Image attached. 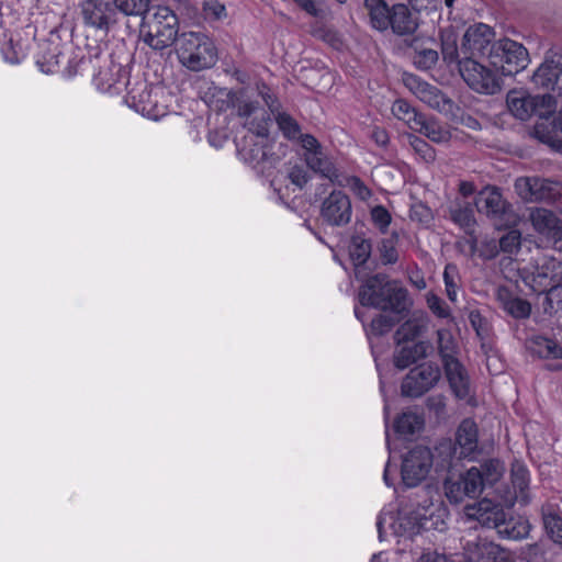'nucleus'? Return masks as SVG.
I'll use <instances>...</instances> for the list:
<instances>
[{
    "label": "nucleus",
    "instance_id": "nucleus-64",
    "mask_svg": "<svg viewBox=\"0 0 562 562\" xmlns=\"http://www.w3.org/2000/svg\"><path fill=\"white\" fill-rule=\"evenodd\" d=\"M203 10L207 18L220 20L222 16L226 14V9L224 4H222L217 0H210L204 2Z\"/></svg>",
    "mask_w": 562,
    "mask_h": 562
},
{
    "label": "nucleus",
    "instance_id": "nucleus-3",
    "mask_svg": "<svg viewBox=\"0 0 562 562\" xmlns=\"http://www.w3.org/2000/svg\"><path fill=\"white\" fill-rule=\"evenodd\" d=\"M97 88L110 94H120L122 91L127 90L128 97L133 102V106L137 112L150 119L157 120L160 115L156 111L155 105L149 101L150 93L147 91V86L144 83V90L138 95L134 90H128V72L120 64L111 63L106 69H101L93 78Z\"/></svg>",
    "mask_w": 562,
    "mask_h": 562
},
{
    "label": "nucleus",
    "instance_id": "nucleus-38",
    "mask_svg": "<svg viewBox=\"0 0 562 562\" xmlns=\"http://www.w3.org/2000/svg\"><path fill=\"white\" fill-rule=\"evenodd\" d=\"M530 352L543 359H562V347L553 339L535 336L528 341Z\"/></svg>",
    "mask_w": 562,
    "mask_h": 562
},
{
    "label": "nucleus",
    "instance_id": "nucleus-63",
    "mask_svg": "<svg viewBox=\"0 0 562 562\" xmlns=\"http://www.w3.org/2000/svg\"><path fill=\"white\" fill-rule=\"evenodd\" d=\"M512 476H513L514 486L516 488H518L520 492H524L528 487L529 473L525 467L519 465V467L513 469Z\"/></svg>",
    "mask_w": 562,
    "mask_h": 562
},
{
    "label": "nucleus",
    "instance_id": "nucleus-4",
    "mask_svg": "<svg viewBox=\"0 0 562 562\" xmlns=\"http://www.w3.org/2000/svg\"><path fill=\"white\" fill-rule=\"evenodd\" d=\"M179 63L191 71L212 68L217 61L214 42L202 32H184L175 45Z\"/></svg>",
    "mask_w": 562,
    "mask_h": 562
},
{
    "label": "nucleus",
    "instance_id": "nucleus-14",
    "mask_svg": "<svg viewBox=\"0 0 562 562\" xmlns=\"http://www.w3.org/2000/svg\"><path fill=\"white\" fill-rule=\"evenodd\" d=\"M474 205L479 213L484 214L495 225L507 224L513 215L512 204L508 203L501 189L493 186L483 188L474 199Z\"/></svg>",
    "mask_w": 562,
    "mask_h": 562
},
{
    "label": "nucleus",
    "instance_id": "nucleus-54",
    "mask_svg": "<svg viewBox=\"0 0 562 562\" xmlns=\"http://www.w3.org/2000/svg\"><path fill=\"white\" fill-rule=\"evenodd\" d=\"M497 243L501 251L512 255L520 248V233L518 231H509Z\"/></svg>",
    "mask_w": 562,
    "mask_h": 562
},
{
    "label": "nucleus",
    "instance_id": "nucleus-26",
    "mask_svg": "<svg viewBox=\"0 0 562 562\" xmlns=\"http://www.w3.org/2000/svg\"><path fill=\"white\" fill-rule=\"evenodd\" d=\"M496 300L501 308L515 319H526L531 314L530 302L520 297L514 289L507 285L497 288Z\"/></svg>",
    "mask_w": 562,
    "mask_h": 562
},
{
    "label": "nucleus",
    "instance_id": "nucleus-55",
    "mask_svg": "<svg viewBox=\"0 0 562 562\" xmlns=\"http://www.w3.org/2000/svg\"><path fill=\"white\" fill-rule=\"evenodd\" d=\"M457 273V266L449 263L445 267L443 282L446 286L447 296L451 302L457 301V283L454 280Z\"/></svg>",
    "mask_w": 562,
    "mask_h": 562
},
{
    "label": "nucleus",
    "instance_id": "nucleus-35",
    "mask_svg": "<svg viewBox=\"0 0 562 562\" xmlns=\"http://www.w3.org/2000/svg\"><path fill=\"white\" fill-rule=\"evenodd\" d=\"M440 47L443 61L449 66L456 64L460 70L463 55L458 47V34L452 27L440 30Z\"/></svg>",
    "mask_w": 562,
    "mask_h": 562
},
{
    "label": "nucleus",
    "instance_id": "nucleus-32",
    "mask_svg": "<svg viewBox=\"0 0 562 562\" xmlns=\"http://www.w3.org/2000/svg\"><path fill=\"white\" fill-rule=\"evenodd\" d=\"M306 165L313 171L319 173L323 178L328 179L333 184L344 186L341 173L336 167L333 159L325 154L324 150L319 155L315 154L307 158Z\"/></svg>",
    "mask_w": 562,
    "mask_h": 562
},
{
    "label": "nucleus",
    "instance_id": "nucleus-45",
    "mask_svg": "<svg viewBox=\"0 0 562 562\" xmlns=\"http://www.w3.org/2000/svg\"><path fill=\"white\" fill-rule=\"evenodd\" d=\"M463 477V491L467 494V497L474 498L479 496L483 488L487 486L484 483V477L482 473H480L476 467L470 468L464 474Z\"/></svg>",
    "mask_w": 562,
    "mask_h": 562
},
{
    "label": "nucleus",
    "instance_id": "nucleus-34",
    "mask_svg": "<svg viewBox=\"0 0 562 562\" xmlns=\"http://www.w3.org/2000/svg\"><path fill=\"white\" fill-rule=\"evenodd\" d=\"M432 456L437 471H449L456 461L462 460V458H459L456 443L449 438L440 440L435 446Z\"/></svg>",
    "mask_w": 562,
    "mask_h": 562
},
{
    "label": "nucleus",
    "instance_id": "nucleus-47",
    "mask_svg": "<svg viewBox=\"0 0 562 562\" xmlns=\"http://www.w3.org/2000/svg\"><path fill=\"white\" fill-rule=\"evenodd\" d=\"M404 316L398 315H384L379 314L374 317L370 325L369 329H367L368 334H372L374 336H383L392 330V328L400 322Z\"/></svg>",
    "mask_w": 562,
    "mask_h": 562
},
{
    "label": "nucleus",
    "instance_id": "nucleus-48",
    "mask_svg": "<svg viewBox=\"0 0 562 562\" xmlns=\"http://www.w3.org/2000/svg\"><path fill=\"white\" fill-rule=\"evenodd\" d=\"M392 113L398 120H402L407 123L408 127L412 130L414 122L419 120L423 115L417 112L415 108H413L407 101L403 99L396 100L392 105Z\"/></svg>",
    "mask_w": 562,
    "mask_h": 562
},
{
    "label": "nucleus",
    "instance_id": "nucleus-28",
    "mask_svg": "<svg viewBox=\"0 0 562 562\" xmlns=\"http://www.w3.org/2000/svg\"><path fill=\"white\" fill-rule=\"evenodd\" d=\"M442 364L452 393L459 400L467 398L470 394V382L463 364L458 359L450 360Z\"/></svg>",
    "mask_w": 562,
    "mask_h": 562
},
{
    "label": "nucleus",
    "instance_id": "nucleus-29",
    "mask_svg": "<svg viewBox=\"0 0 562 562\" xmlns=\"http://www.w3.org/2000/svg\"><path fill=\"white\" fill-rule=\"evenodd\" d=\"M501 553L498 544L483 539L468 541L464 547L465 562H497Z\"/></svg>",
    "mask_w": 562,
    "mask_h": 562
},
{
    "label": "nucleus",
    "instance_id": "nucleus-62",
    "mask_svg": "<svg viewBox=\"0 0 562 562\" xmlns=\"http://www.w3.org/2000/svg\"><path fill=\"white\" fill-rule=\"evenodd\" d=\"M427 305L429 310L440 318H447L450 316V308L446 305L445 301L436 294L427 296Z\"/></svg>",
    "mask_w": 562,
    "mask_h": 562
},
{
    "label": "nucleus",
    "instance_id": "nucleus-42",
    "mask_svg": "<svg viewBox=\"0 0 562 562\" xmlns=\"http://www.w3.org/2000/svg\"><path fill=\"white\" fill-rule=\"evenodd\" d=\"M425 326L420 321L416 318L407 319L396 329L394 334V341L397 346L414 341L422 335Z\"/></svg>",
    "mask_w": 562,
    "mask_h": 562
},
{
    "label": "nucleus",
    "instance_id": "nucleus-57",
    "mask_svg": "<svg viewBox=\"0 0 562 562\" xmlns=\"http://www.w3.org/2000/svg\"><path fill=\"white\" fill-rule=\"evenodd\" d=\"M537 184L538 180L536 179L531 180L529 178H519L515 182V188L525 199H538Z\"/></svg>",
    "mask_w": 562,
    "mask_h": 562
},
{
    "label": "nucleus",
    "instance_id": "nucleus-20",
    "mask_svg": "<svg viewBox=\"0 0 562 562\" xmlns=\"http://www.w3.org/2000/svg\"><path fill=\"white\" fill-rule=\"evenodd\" d=\"M535 229L558 251L562 252V220L553 212L537 209L531 213Z\"/></svg>",
    "mask_w": 562,
    "mask_h": 562
},
{
    "label": "nucleus",
    "instance_id": "nucleus-18",
    "mask_svg": "<svg viewBox=\"0 0 562 562\" xmlns=\"http://www.w3.org/2000/svg\"><path fill=\"white\" fill-rule=\"evenodd\" d=\"M494 31L484 23H477L470 26L462 38L461 54L463 57L488 56L490 48L493 45Z\"/></svg>",
    "mask_w": 562,
    "mask_h": 562
},
{
    "label": "nucleus",
    "instance_id": "nucleus-37",
    "mask_svg": "<svg viewBox=\"0 0 562 562\" xmlns=\"http://www.w3.org/2000/svg\"><path fill=\"white\" fill-rule=\"evenodd\" d=\"M427 355V344L425 341L413 342L411 346H403L394 353V366L404 370L411 364L425 358Z\"/></svg>",
    "mask_w": 562,
    "mask_h": 562
},
{
    "label": "nucleus",
    "instance_id": "nucleus-13",
    "mask_svg": "<svg viewBox=\"0 0 562 562\" xmlns=\"http://www.w3.org/2000/svg\"><path fill=\"white\" fill-rule=\"evenodd\" d=\"M434 464L432 451L425 446H415L403 458L401 467L402 481L407 487L419 485L428 475Z\"/></svg>",
    "mask_w": 562,
    "mask_h": 562
},
{
    "label": "nucleus",
    "instance_id": "nucleus-12",
    "mask_svg": "<svg viewBox=\"0 0 562 562\" xmlns=\"http://www.w3.org/2000/svg\"><path fill=\"white\" fill-rule=\"evenodd\" d=\"M441 370L434 362H424L409 370L401 384L404 397L417 398L437 385Z\"/></svg>",
    "mask_w": 562,
    "mask_h": 562
},
{
    "label": "nucleus",
    "instance_id": "nucleus-46",
    "mask_svg": "<svg viewBox=\"0 0 562 562\" xmlns=\"http://www.w3.org/2000/svg\"><path fill=\"white\" fill-rule=\"evenodd\" d=\"M116 7V14L140 16L146 14L151 8L149 7V0H113Z\"/></svg>",
    "mask_w": 562,
    "mask_h": 562
},
{
    "label": "nucleus",
    "instance_id": "nucleus-16",
    "mask_svg": "<svg viewBox=\"0 0 562 562\" xmlns=\"http://www.w3.org/2000/svg\"><path fill=\"white\" fill-rule=\"evenodd\" d=\"M256 95L260 97L268 106L284 137L288 139L299 138L301 134L299 123L290 114L281 111V103L277 94L265 81H256Z\"/></svg>",
    "mask_w": 562,
    "mask_h": 562
},
{
    "label": "nucleus",
    "instance_id": "nucleus-44",
    "mask_svg": "<svg viewBox=\"0 0 562 562\" xmlns=\"http://www.w3.org/2000/svg\"><path fill=\"white\" fill-rule=\"evenodd\" d=\"M400 235L397 232H392L389 237L382 238L379 244V254L381 262L384 266L394 265L398 260V252L396 245L398 243Z\"/></svg>",
    "mask_w": 562,
    "mask_h": 562
},
{
    "label": "nucleus",
    "instance_id": "nucleus-9",
    "mask_svg": "<svg viewBox=\"0 0 562 562\" xmlns=\"http://www.w3.org/2000/svg\"><path fill=\"white\" fill-rule=\"evenodd\" d=\"M255 87H243L237 90L214 87L211 90L210 105L218 112L236 109L240 117H249L259 109V103L252 100Z\"/></svg>",
    "mask_w": 562,
    "mask_h": 562
},
{
    "label": "nucleus",
    "instance_id": "nucleus-59",
    "mask_svg": "<svg viewBox=\"0 0 562 562\" xmlns=\"http://www.w3.org/2000/svg\"><path fill=\"white\" fill-rule=\"evenodd\" d=\"M427 409L435 415L436 418H441L446 415V396L436 394L428 396L425 403Z\"/></svg>",
    "mask_w": 562,
    "mask_h": 562
},
{
    "label": "nucleus",
    "instance_id": "nucleus-40",
    "mask_svg": "<svg viewBox=\"0 0 562 562\" xmlns=\"http://www.w3.org/2000/svg\"><path fill=\"white\" fill-rule=\"evenodd\" d=\"M450 220L464 229L465 233H470L475 225L474 212L470 203L457 202L449 207Z\"/></svg>",
    "mask_w": 562,
    "mask_h": 562
},
{
    "label": "nucleus",
    "instance_id": "nucleus-25",
    "mask_svg": "<svg viewBox=\"0 0 562 562\" xmlns=\"http://www.w3.org/2000/svg\"><path fill=\"white\" fill-rule=\"evenodd\" d=\"M372 246V239L366 232H355L350 236L348 252L349 258L355 267V276L357 280L363 279V266L371 257Z\"/></svg>",
    "mask_w": 562,
    "mask_h": 562
},
{
    "label": "nucleus",
    "instance_id": "nucleus-52",
    "mask_svg": "<svg viewBox=\"0 0 562 562\" xmlns=\"http://www.w3.org/2000/svg\"><path fill=\"white\" fill-rule=\"evenodd\" d=\"M477 469L480 473H482L484 483L487 486H492L502 476V464L497 459H488L484 461Z\"/></svg>",
    "mask_w": 562,
    "mask_h": 562
},
{
    "label": "nucleus",
    "instance_id": "nucleus-15",
    "mask_svg": "<svg viewBox=\"0 0 562 562\" xmlns=\"http://www.w3.org/2000/svg\"><path fill=\"white\" fill-rule=\"evenodd\" d=\"M236 147L240 159L260 173L273 168L279 161V157L270 153L263 140L255 138L254 135H245L236 142Z\"/></svg>",
    "mask_w": 562,
    "mask_h": 562
},
{
    "label": "nucleus",
    "instance_id": "nucleus-21",
    "mask_svg": "<svg viewBox=\"0 0 562 562\" xmlns=\"http://www.w3.org/2000/svg\"><path fill=\"white\" fill-rule=\"evenodd\" d=\"M459 451V458L474 460L480 453L479 427L472 418H464L458 426L453 441Z\"/></svg>",
    "mask_w": 562,
    "mask_h": 562
},
{
    "label": "nucleus",
    "instance_id": "nucleus-27",
    "mask_svg": "<svg viewBox=\"0 0 562 562\" xmlns=\"http://www.w3.org/2000/svg\"><path fill=\"white\" fill-rule=\"evenodd\" d=\"M436 42L434 38L419 40L413 38L409 47L414 50L413 64L419 70H429L436 66L439 60V54L434 47Z\"/></svg>",
    "mask_w": 562,
    "mask_h": 562
},
{
    "label": "nucleus",
    "instance_id": "nucleus-33",
    "mask_svg": "<svg viewBox=\"0 0 562 562\" xmlns=\"http://www.w3.org/2000/svg\"><path fill=\"white\" fill-rule=\"evenodd\" d=\"M363 4L373 29L380 32L390 29V24H392V7L390 8L384 0H364Z\"/></svg>",
    "mask_w": 562,
    "mask_h": 562
},
{
    "label": "nucleus",
    "instance_id": "nucleus-56",
    "mask_svg": "<svg viewBox=\"0 0 562 562\" xmlns=\"http://www.w3.org/2000/svg\"><path fill=\"white\" fill-rule=\"evenodd\" d=\"M346 183L361 201H367L372 196V191L358 176L347 177Z\"/></svg>",
    "mask_w": 562,
    "mask_h": 562
},
{
    "label": "nucleus",
    "instance_id": "nucleus-1",
    "mask_svg": "<svg viewBox=\"0 0 562 562\" xmlns=\"http://www.w3.org/2000/svg\"><path fill=\"white\" fill-rule=\"evenodd\" d=\"M358 300L364 307L391 312L398 316H406L412 304L407 289L385 273H375L363 279L359 286Z\"/></svg>",
    "mask_w": 562,
    "mask_h": 562
},
{
    "label": "nucleus",
    "instance_id": "nucleus-61",
    "mask_svg": "<svg viewBox=\"0 0 562 562\" xmlns=\"http://www.w3.org/2000/svg\"><path fill=\"white\" fill-rule=\"evenodd\" d=\"M409 218L420 224H429L432 220V213L426 204L416 203L409 210Z\"/></svg>",
    "mask_w": 562,
    "mask_h": 562
},
{
    "label": "nucleus",
    "instance_id": "nucleus-8",
    "mask_svg": "<svg viewBox=\"0 0 562 562\" xmlns=\"http://www.w3.org/2000/svg\"><path fill=\"white\" fill-rule=\"evenodd\" d=\"M459 72L468 87L476 93L493 95L502 90V74L493 66L487 67L471 57H463Z\"/></svg>",
    "mask_w": 562,
    "mask_h": 562
},
{
    "label": "nucleus",
    "instance_id": "nucleus-43",
    "mask_svg": "<svg viewBox=\"0 0 562 562\" xmlns=\"http://www.w3.org/2000/svg\"><path fill=\"white\" fill-rule=\"evenodd\" d=\"M437 344L438 353L441 358L442 363L457 359L456 353L458 350V346L450 330L438 329Z\"/></svg>",
    "mask_w": 562,
    "mask_h": 562
},
{
    "label": "nucleus",
    "instance_id": "nucleus-39",
    "mask_svg": "<svg viewBox=\"0 0 562 562\" xmlns=\"http://www.w3.org/2000/svg\"><path fill=\"white\" fill-rule=\"evenodd\" d=\"M541 516L547 536L555 544H562V515L552 507H543Z\"/></svg>",
    "mask_w": 562,
    "mask_h": 562
},
{
    "label": "nucleus",
    "instance_id": "nucleus-51",
    "mask_svg": "<svg viewBox=\"0 0 562 562\" xmlns=\"http://www.w3.org/2000/svg\"><path fill=\"white\" fill-rule=\"evenodd\" d=\"M370 220L381 234H386L392 222V216L385 206L375 205L370 210Z\"/></svg>",
    "mask_w": 562,
    "mask_h": 562
},
{
    "label": "nucleus",
    "instance_id": "nucleus-22",
    "mask_svg": "<svg viewBox=\"0 0 562 562\" xmlns=\"http://www.w3.org/2000/svg\"><path fill=\"white\" fill-rule=\"evenodd\" d=\"M504 508L501 503L483 498L477 503L467 505L464 515L468 519L476 520L481 526L496 528V524L504 517Z\"/></svg>",
    "mask_w": 562,
    "mask_h": 562
},
{
    "label": "nucleus",
    "instance_id": "nucleus-30",
    "mask_svg": "<svg viewBox=\"0 0 562 562\" xmlns=\"http://www.w3.org/2000/svg\"><path fill=\"white\" fill-rule=\"evenodd\" d=\"M495 529L503 539L521 540L528 537L530 524L528 519L522 516H507V514L504 513V517L496 524Z\"/></svg>",
    "mask_w": 562,
    "mask_h": 562
},
{
    "label": "nucleus",
    "instance_id": "nucleus-24",
    "mask_svg": "<svg viewBox=\"0 0 562 562\" xmlns=\"http://www.w3.org/2000/svg\"><path fill=\"white\" fill-rule=\"evenodd\" d=\"M562 74V54L547 56L532 76V82L547 91L555 93Z\"/></svg>",
    "mask_w": 562,
    "mask_h": 562
},
{
    "label": "nucleus",
    "instance_id": "nucleus-41",
    "mask_svg": "<svg viewBox=\"0 0 562 562\" xmlns=\"http://www.w3.org/2000/svg\"><path fill=\"white\" fill-rule=\"evenodd\" d=\"M424 426V419L417 414L406 412L396 417L393 428L400 436H412L419 431Z\"/></svg>",
    "mask_w": 562,
    "mask_h": 562
},
{
    "label": "nucleus",
    "instance_id": "nucleus-50",
    "mask_svg": "<svg viewBox=\"0 0 562 562\" xmlns=\"http://www.w3.org/2000/svg\"><path fill=\"white\" fill-rule=\"evenodd\" d=\"M443 488L450 503L459 504L467 497V494L464 493L465 491H463L462 474L459 475L456 480L452 477H447L443 483Z\"/></svg>",
    "mask_w": 562,
    "mask_h": 562
},
{
    "label": "nucleus",
    "instance_id": "nucleus-11",
    "mask_svg": "<svg viewBox=\"0 0 562 562\" xmlns=\"http://www.w3.org/2000/svg\"><path fill=\"white\" fill-rule=\"evenodd\" d=\"M352 202L348 193L341 189H333L321 202L319 220L323 225L331 228L347 226L352 218Z\"/></svg>",
    "mask_w": 562,
    "mask_h": 562
},
{
    "label": "nucleus",
    "instance_id": "nucleus-49",
    "mask_svg": "<svg viewBox=\"0 0 562 562\" xmlns=\"http://www.w3.org/2000/svg\"><path fill=\"white\" fill-rule=\"evenodd\" d=\"M407 140L414 151L427 164L436 160V150L425 139L415 134H408Z\"/></svg>",
    "mask_w": 562,
    "mask_h": 562
},
{
    "label": "nucleus",
    "instance_id": "nucleus-31",
    "mask_svg": "<svg viewBox=\"0 0 562 562\" xmlns=\"http://www.w3.org/2000/svg\"><path fill=\"white\" fill-rule=\"evenodd\" d=\"M391 21L390 27L392 32L400 36L412 35L418 27L417 16L403 3H396L392 7Z\"/></svg>",
    "mask_w": 562,
    "mask_h": 562
},
{
    "label": "nucleus",
    "instance_id": "nucleus-23",
    "mask_svg": "<svg viewBox=\"0 0 562 562\" xmlns=\"http://www.w3.org/2000/svg\"><path fill=\"white\" fill-rule=\"evenodd\" d=\"M420 497L422 501H418L417 505H419V513L422 514L420 525L423 531H443L447 528V509L441 503H434L428 496V491L423 490Z\"/></svg>",
    "mask_w": 562,
    "mask_h": 562
},
{
    "label": "nucleus",
    "instance_id": "nucleus-17",
    "mask_svg": "<svg viewBox=\"0 0 562 562\" xmlns=\"http://www.w3.org/2000/svg\"><path fill=\"white\" fill-rule=\"evenodd\" d=\"M412 506L414 507L412 510L401 512L396 519L392 515H380L378 517L376 528L380 541L384 540L385 532L383 530V525L386 522V520L390 521L393 533L397 537L413 538L415 535H418L423 531L420 525L422 514L419 513V505H417L416 502L413 503Z\"/></svg>",
    "mask_w": 562,
    "mask_h": 562
},
{
    "label": "nucleus",
    "instance_id": "nucleus-7",
    "mask_svg": "<svg viewBox=\"0 0 562 562\" xmlns=\"http://www.w3.org/2000/svg\"><path fill=\"white\" fill-rule=\"evenodd\" d=\"M507 106L516 119L527 121L533 115L549 119L555 112L557 102L550 93L532 95L514 90L507 94Z\"/></svg>",
    "mask_w": 562,
    "mask_h": 562
},
{
    "label": "nucleus",
    "instance_id": "nucleus-53",
    "mask_svg": "<svg viewBox=\"0 0 562 562\" xmlns=\"http://www.w3.org/2000/svg\"><path fill=\"white\" fill-rule=\"evenodd\" d=\"M270 120V114H268L266 111H262L259 119L255 117L247 122V135H254L255 138L263 140L269 134L268 125Z\"/></svg>",
    "mask_w": 562,
    "mask_h": 562
},
{
    "label": "nucleus",
    "instance_id": "nucleus-19",
    "mask_svg": "<svg viewBox=\"0 0 562 562\" xmlns=\"http://www.w3.org/2000/svg\"><path fill=\"white\" fill-rule=\"evenodd\" d=\"M405 86L424 103L431 109L446 111L451 105V100L446 97L437 87L426 82L416 75L404 77Z\"/></svg>",
    "mask_w": 562,
    "mask_h": 562
},
{
    "label": "nucleus",
    "instance_id": "nucleus-58",
    "mask_svg": "<svg viewBox=\"0 0 562 562\" xmlns=\"http://www.w3.org/2000/svg\"><path fill=\"white\" fill-rule=\"evenodd\" d=\"M297 139H300L301 145L305 150V153H304L305 161L307 160V158H310L314 154H315V156L319 155V153L323 150L321 143L312 134H300Z\"/></svg>",
    "mask_w": 562,
    "mask_h": 562
},
{
    "label": "nucleus",
    "instance_id": "nucleus-60",
    "mask_svg": "<svg viewBox=\"0 0 562 562\" xmlns=\"http://www.w3.org/2000/svg\"><path fill=\"white\" fill-rule=\"evenodd\" d=\"M288 178L299 190H302L311 179L308 171L303 166L297 165L290 169Z\"/></svg>",
    "mask_w": 562,
    "mask_h": 562
},
{
    "label": "nucleus",
    "instance_id": "nucleus-10",
    "mask_svg": "<svg viewBox=\"0 0 562 562\" xmlns=\"http://www.w3.org/2000/svg\"><path fill=\"white\" fill-rule=\"evenodd\" d=\"M78 15L86 29L104 36L119 22L113 0H81L78 3Z\"/></svg>",
    "mask_w": 562,
    "mask_h": 562
},
{
    "label": "nucleus",
    "instance_id": "nucleus-5",
    "mask_svg": "<svg viewBox=\"0 0 562 562\" xmlns=\"http://www.w3.org/2000/svg\"><path fill=\"white\" fill-rule=\"evenodd\" d=\"M522 283L535 294H547L562 282V265L552 257H543L536 265L519 270Z\"/></svg>",
    "mask_w": 562,
    "mask_h": 562
},
{
    "label": "nucleus",
    "instance_id": "nucleus-6",
    "mask_svg": "<svg viewBox=\"0 0 562 562\" xmlns=\"http://www.w3.org/2000/svg\"><path fill=\"white\" fill-rule=\"evenodd\" d=\"M488 60L502 76H514L528 66L529 54L522 44L503 38L491 46Z\"/></svg>",
    "mask_w": 562,
    "mask_h": 562
},
{
    "label": "nucleus",
    "instance_id": "nucleus-36",
    "mask_svg": "<svg viewBox=\"0 0 562 562\" xmlns=\"http://www.w3.org/2000/svg\"><path fill=\"white\" fill-rule=\"evenodd\" d=\"M412 131L426 136L434 143L442 144L449 142L451 135L436 120L428 119L424 114L414 122Z\"/></svg>",
    "mask_w": 562,
    "mask_h": 562
},
{
    "label": "nucleus",
    "instance_id": "nucleus-2",
    "mask_svg": "<svg viewBox=\"0 0 562 562\" xmlns=\"http://www.w3.org/2000/svg\"><path fill=\"white\" fill-rule=\"evenodd\" d=\"M139 34L143 42L154 50L176 45L179 37L178 15L169 7H151L140 20Z\"/></svg>",
    "mask_w": 562,
    "mask_h": 562
}]
</instances>
